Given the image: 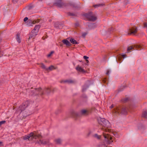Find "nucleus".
<instances>
[{"label": "nucleus", "instance_id": "40", "mask_svg": "<svg viewBox=\"0 0 147 147\" xmlns=\"http://www.w3.org/2000/svg\"><path fill=\"white\" fill-rule=\"evenodd\" d=\"M114 107V106L113 105H112L110 107V108L111 109L113 108Z\"/></svg>", "mask_w": 147, "mask_h": 147}, {"label": "nucleus", "instance_id": "43", "mask_svg": "<svg viewBox=\"0 0 147 147\" xmlns=\"http://www.w3.org/2000/svg\"><path fill=\"white\" fill-rule=\"evenodd\" d=\"M36 32V31H34L33 32H32V31H31V33H33V34H34V33H35V32Z\"/></svg>", "mask_w": 147, "mask_h": 147}, {"label": "nucleus", "instance_id": "19", "mask_svg": "<svg viewBox=\"0 0 147 147\" xmlns=\"http://www.w3.org/2000/svg\"><path fill=\"white\" fill-rule=\"evenodd\" d=\"M57 68V67H55L54 66L51 65L47 69V70H49L51 71L54 69H56Z\"/></svg>", "mask_w": 147, "mask_h": 147}, {"label": "nucleus", "instance_id": "32", "mask_svg": "<svg viewBox=\"0 0 147 147\" xmlns=\"http://www.w3.org/2000/svg\"><path fill=\"white\" fill-rule=\"evenodd\" d=\"M53 53H54V52L53 51H51L50 53L49 54H48L47 55V57H50Z\"/></svg>", "mask_w": 147, "mask_h": 147}, {"label": "nucleus", "instance_id": "17", "mask_svg": "<svg viewBox=\"0 0 147 147\" xmlns=\"http://www.w3.org/2000/svg\"><path fill=\"white\" fill-rule=\"evenodd\" d=\"M26 107L23 104V105L20 106L19 107V110L21 111V112L25 110Z\"/></svg>", "mask_w": 147, "mask_h": 147}, {"label": "nucleus", "instance_id": "46", "mask_svg": "<svg viewBox=\"0 0 147 147\" xmlns=\"http://www.w3.org/2000/svg\"><path fill=\"white\" fill-rule=\"evenodd\" d=\"M29 22L30 23H32V20H29Z\"/></svg>", "mask_w": 147, "mask_h": 147}, {"label": "nucleus", "instance_id": "28", "mask_svg": "<svg viewBox=\"0 0 147 147\" xmlns=\"http://www.w3.org/2000/svg\"><path fill=\"white\" fill-rule=\"evenodd\" d=\"M41 65V67L43 69H45L47 70V68L45 67V66L44 65V64L43 63H41L40 64Z\"/></svg>", "mask_w": 147, "mask_h": 147}, {"label": "nucleus", "instance_id": "14", "mask_svg": "<svg viewBox=\"0 0 147 147\" xmlns=\"http://www.w3.org/2000/svg\"><path fill=\"white\" fill-rule=\"evenodd\" d=\"M62 42L64 44L66 45L67 46H70L71 45V44L68 40L66 39L63 40Z\"/></svg>", "mask_w": 147, "mask_h": 147}, {"label": "nucleus", "instance_id": "15", "mask_svg": "<svg viewBox=\"0 0 147 147\" xmlns=\"http://www.w3.org/2000/svg\"><path fill=\"white\" fill-rule=\"evenodd\" d=\"M40 27V26L39 25H36L34 29L32 30V32H33L34 31H36L35 33L37 34L38 32Z\"/></svg>", "mask_w": 147, "mask_h": 147}, {"label": "nucleus", "instance_id": "47", "mask_svg": "<svg viewBox=\"0 0 147 147\" xmlns=\"http://www.w3.org/2000/svg\"><path fill=\"white\" fill-rule=\"evenodd\" d=\"M1 40H2L1 38H0V42L1 41Z\"/></svg>", "mask_w": 147, "mask_h": 147}, {"label": "nucleus", "instance_id": "39", "mask_svg": "<svg viewBox=\"0 0 147 147\" xmlns=\"http://www.w3.org/2000/svg\"><path fill=\"white\" fill-rule=\"evenodd\" d=\"M0 145L1 146H3V144L2 142H0Z\"/></svg>", "mask_w": 147, "mask_h": 147}, {"label": "nucleus", "instance_id": "35", "mask_svg": "<svg viewBox=\"0 0 147 147\" xmlns=\"http://www.w3.org/2000/svg\"><path fill=\"white\" fill-rule=\"evenodd\" d=\"M28 19V18L26 17H25L24 19V22H26L27 20Z\"/></svg>", "mask_w": 147, "mask_h": 147}, {"label": "nucleus", "instance_id": "3", "mask_svg": "<svg viewBox=\"0 0 147 147\" xmlns=\"http://www.w3.org/2000/svg\"><path fill=\"white\" fill-rule=\"evenodd\" d=\"M99 124L102 126L101 129L105 132L109 131V130L108 129L110 127V124L109 121L105 119L101 118L98 120Z\"/></svg>", "mask_w": 147, "mask_h": 147}, {"label": "nucleus", "instance_id": "49", "mask_svg": "<svg viewBox=\"0 0 147 147\" xmlns=\"http://www.w3.org/2000/svg\"><path fill=\"white\" fill-rule=\"evenodd\" d=\"M127 3H125V4L126 5H127Z\"/></svg>", "mask_w": 147, "mask_h": 147}, {"label": "nucleus", "instance_id": "7", "mask_svg": "<svg viewBox=\"0 0 147 147\" xmlns=\"http://www.w3.org/2000/svg\"><path fill=\"white\" fill-rule=\"evenodd\" d=\"M54 5L59 7H64L69 5L73 7H75V5L74 3H69L68 4L64 3L62 0H54Z\"/></svg>", "mask_w": 147, "mask_h": 147}, {"label": "nucleus", "instance_id": "50", "mask_svg": "<svg viewBox=\"0 0 147 147\" xmlns=\"http://www.w3.org/2000/svg\"><path fill=\"white\" fill-rule=\"evenodd\" d=\"M42 39H43V40H44V37H42Z\"/></svg>", "mask_w": 147, "mask_h": 147}, {"label": "nucleus", "instance_id": "9", "mask_svg": "<svg viewBox=\"0 0 147 147\" xmlns=\"http://www.w3.org/2000/svg\"><path fill=\"white\" fill-rule=\"evenodd\" d=\"M138 31V29L137 27L135 26H133L131 28H130L129 29V32H130L128 33V34H135Z\"/></svg>", "mask_w": 147, "mask_h": 147}, {"label": "nucleus", "instance_id": "13", "mask_svg": "<svg viewBox=\"0 0 147 147\" xmlns=\"http://www.w3.org/2000/svg\"><path fill=\"white\" fill-rule=\"evenodd\" d=\"M76 69L79 72L82 73H85L86 72V71L84 69L80 67L79 65H78L77 66L76 68Z\"/></svg>", "mask_w": 147, "mask_h": 147}, {"label": "nucleus", "instance_id": "27", "mask_svg": "<svg viewBox=\"0 0 147 147\" xmlns=\"http://www.w3.org/2000/svg\"><path fill=\"white\" fill-rule=\"evenodd\" d=\"M104 5L103 4H100L97 5H94L93 6L94 7H97L100 6H102Z\"/></svg>", "mask_w": 147, "mask_h": 147}, {"label": "nucleus", "instance_id": "1", "mask_svg": "<svg viewBox=\"0 0 147 147\" xmlns=\"http://www.w3.org/2000/svg\"><path fill=\"white\" fill-rule=\"evenodd\" d=\"M28 90L29 92V95L31 96H42L45 94H48L51 91V88L49 87L45 88L43 90H42L40 87L36 88H31L28 89Z\"/></svg>", "mask_w": 147, "mask_h": 147}, {"label": "nucleus", "instance_id": "23", "mask_svg": "<svg viewBox=\"0 0 147 147\" xmlns=\"http://www.w3.org/2000/svg\"><path fill=\"white\" fill-rule=\"evenodd\" d=\"M31 103V102L28 100L25 102L23 104H24L25 106L26 107H28V105H29Z\"/></svg>", "mask_w": 147, "mask_h": 147}, {"label": "nucleus", "instance_id": "20", "mask_svg": "<svg viewBox=\"0 0 147 147\" xmlns=\"http://www.w3.org/2000/svg\"><path fill=\"white\" fill-rule=\"evenodd\" d=\"M70 41L71 43L74 44H78V43L73 38H71L70 40Z\"/></svg>", "mask_w": 147, "mask_h": 147}, {"label": "nucleus", "instance_id": "10", "mask_svg": "<svg viewBox=\"0 0 147 147\" xmlns=\"http://www.w3.org/2000/svg\"><path fill=\"white\" fill-rule=\"evenodd\" d=\"M42 138H42H38V139L39 140V141H37V143L39 144H42L43 145H45L48 144L49 143V140H41V139Z\"/></svg>", "mask_w": 147, "mask_h": 147}, {"label": "nucleus", "instance_id": "12", "mask_svg": "<svg viewBox=\"0 0 147 147\" xmlns=\"http://www.w3.org/2000/svg\"><path fill=\"white\" fill-rule=\"evenodd\" d=\"M61 83H67L69 84L74 83L75 82V81L72 80H62L60 81Z\"/></svg>", "mask_w": 147, "mask_h": 147}, {"label": "nucleus", "instance_id": "18", "mask_svg": "<svg viewBox=\"0 0 147 147\" xmlns=\"http://www.w3.org/2000/svg\"><path fill=\"white\" fill-rule=\"evenodd\" d=\"M37 34L35 33H34V34L32 33H31V34L30 35V36H29V37L28 38V40H30V38H34V37Z\"/></svg>", "mask_w": 147, "mask_h": 147}, {"label": "nucleus", "instance_id": "11", "mask_svg": "<svg viewBox=\"0 0 147 147\" xmlns=\"http://www.w3.org/2000/svg\"><path fill=\"white\" fill-rule=\"evenodd\" d=\"M141 47L140 45H135L134 47H133L132 46H130L128 47L127 49V51H130L132 49H134V50L136 49L138 50H140L141 49Z\"/></svg>", "mask_w": 147, "mask_h": 147}, {"label": "nucleus", "instance_id": "42", "mask_svg": "<svg viewBox=\"0 0 147 147\" xmlns=\"http://www.w3.org/2000/svg\"><path fill=\"white\" fill-rule=\"evenodd\" d=\"M109 71L107 70V72L106 73V74L107 75H108L109 74Z\"/></svg>", "mask_w": 147, "mask_h": 147}, {"label": "nucleus", "instance_id": "31", "mask_svg": "<svg viewBox=\"0 0 147 147\" xmlns=\"http://www.w3.org/2000/svg\"><path fill=\"white\" fill-rule=\"evenodd\" d=\"M6 121H3L0 122V126L3 124H4L5 123Z\"/></svg>", "mask_w": 147, "mask_h": 147}, {"label": "nucleus", "instance_id": "30", "mask_svg": "<svg viewBox=\"0 0 147 147\" xmlns=\"http://www.w3.org/2000/svg\"><path fill=\"white\" fill-rule=\"evenodd\" d=\"M144 28L147 29V21L143 23Z\"/></svg>", "mask_w": 147, "mask_h": 147}, {"label": "nucleus", "instance_id": "24", "mask_svg": "<svg viewBox=\"0 0 147 147\" xmlns=\"http://www.w3.org/2000/svg\"><path fill=\"white\" fill-rule=\"evenodd\" d=\"M89 28L90 29L92 28H93L95 27L96 26H95V25L94 24H90L88 25Z\"/></svg>", "mask_w": 147, "mask_h": 147}, {"label": "nucleus", "instance_id": "8", "mask_svg": "<svg viewBox=\"0 0 147 147\" xmlns=\"http://www.w3.org/2000/svg\"><path fill=\"white\" fill-rule=\"evenodd\" d=\"M84 16L89 21H94L97 19L96 14L93 13L91 12H90L88 13L85 14Z\"/></svg>", "mask_w": 147, "mask_h": 147}, {"label": "nucleus", "instance_id": "21", "mask_svg": "<svg viewBox=\"0 0 147 147\" xmlns=\"http://www.w3.org/2000/svg\"><path fill=\"white\" fill-rule=\"evenodd\" d=\"M147 111H145L143 112L142 115V117L145 118L147 119Z\"/></svg>", "mask_w": 147, "mask_h": 147}, {"label": "nucleus", "instance_id": "37", "mask_svg": "<svg viewBox=\"0 0 147 147\" xmlns=\"http://www.w3.org/2000/svg\"><path fill=\"white\" fill-rule=\"evenodd\" d=\"M69 16H73L74 15V14H73V13H69Z\"/></svg>", "mask_w": 147, "mask_h": 147}, {"label": "nucleus", "instance_id": "41", "mask_svg": "<svg viewBox=\"0 0 147 147\" xmlns=\"http://www.w3.org/2000/svg\"><path fill=\"white\" fill-rule=\"evenodd\" d=\"M57 23H55V26L56 27H58V26L57 25Z\"/></svg>", "mask_w": 147, "mask_h": 147}, {"label": "nucleus", "instance_id": "25", "mask_svg": "<svg viewBox=\"0 0 147 147\" xmlns=\"http://www.w3.org/2000/svg\"><path fill=\"white\" fill-rule=\"evenodd\" d=\"M40 20L39 19H37L33 20L32 22V24H35L36 23H38L40 22Z\"/></svg>", "mask_w": 147, "mask_h": 147}, {"label": "nucleus", "instance_id": "26", "mask_svg": "<svg viewBox=\"0 0 147 147\" xmlns=\"http://www.w3.org/2000/svg\"><path fill=\"white\" fill-rule=\"evenodd\" d=\"M94 136L95 138H96L97 139H100L101 137V136L100 135H98L97 134H95L94 135Z\"/></svg>", "mask_w": 147, "mask_h": 147}, {"label": "nucleus", "instance_id": "6", "mask_svg": "<svg viewBox=\"0 0 147 147\" xmlns=\"http://www.w3.org/2000/svg\"><path fill=\"white\" fill-rule=\"evenodd\" d=\"M126 112V109L123 106H119L115 108L112 111L115 115L119 114H125Z\"/></svg>", "mask_w": 147, "mask_h": 147}, {"label": "nucleus", "instance_id": "38", "mask_svg": "<svg viewBox=\"0 0 147 147\" xmlns=\"http://www.w3.org/2000/svg\"><path fill=\"white\" fill-rule=\"evenodd\" d=\"M32 7L33 6H29L28 7V9H31V8H32Z\"/></svg>", "mask_w": 147, "mask_h": 147}, {"label": "nucleus", "instance_id": "5", "mask_svg": "<svg viewBox=\"0 0 147 147\" xmlns=\"http://www.w3.org/2000/svg\"><path fill=\"white\" fill-rule=\"evenodd\" d=\"M38 138H42V136L40 134H38L37 133L33 132L30 133L28 135H25L23 137V139L24 140L28 139V140H32L33 139H36Z\"/></svg>", "mask_w": 147, "mask_h": 147}, {"label": "nucleus", "instance_id": "44", "mask_svg": "<svg viewBox=\"0 0 147 147\" xmlns=\"http://www.w3.org/2000/svg\"><path fill=\"white\" fill-rule=\"evenodd\" d=\"M86 62H87V63H88L89 62V61H88V60H87V59H86Z\"/></svg>", "mask_w": 147, "mask_h": 147}, {"label": "nucleus", "instance_id": "51", "mask_svg": "<svg viewBox=\"0 0 147 147\" xmlns=\"http://www.w3.org/2000/svg\"><path fill=\"white\" fill-rule=\"evenodd\" d=\"M39 1H41V0H38Z\"/></svg>", "mask_w": 147, "mask_h": 147}, {"label": "nucleus", "instance_id": "22", "mask_svg": "<svg viewBox=\"0 0 147 147\" xmlns=\"http://www.w3.org/2000/svg\"><path fill=\"white\" fill-rule=\"evenodd\" d=\"M20 34L18 33L16 35V40L17 41V42L19 43H20L21 42V40H20Z\"/></svg>", "mask_w": 147, "mask_h": 147}, {"label": "nucleus", "instance_id": "34", "mask_svg": "<svg viewBox=\"0 0 147 147\" xmlns=\"http://www.w3.org/2000/svg\"><path fill=\"white\" fill-rule=\"evenodd\" d=\"M128 100V98H126L124 99H123L122 100V101L123 102H125L127 101Z\"/></svg>", "mask_w": 147, "mask_h": 147}, {"label": "nucleus", "instance_id": "2", "mask_svg": "<svg viewBox=\"0 0 147 147\" xmlns=\"http://www.w3.org/2000/svg\"><path fill=\"white\" fill-rule=\"evenodd\" d=\"M103 135L105 138V140L99 145L100 147H107L108 145L111 144L113 142L112 140V138L111 136L108 134L104 132L103 133Z\"/></svg>", "mask_w": 147, "mask_h": 147}, {"label": "nucleus", "instance_id": "33", "mask_svg": "<svg viewBox=\"0 0 147 147\" xmlns=\"http://www.w3.org/2000/svg\"><path fill=\"white\" fill-rule=\"evenodd\" d=\"M87 34V33L86 32H84L82 34V36L84 37L85 38L86 35Z\"/></svg>", "mask_w": 147, "mask_h": 147}, {"label": "nucleus", "instance_id": "36", "mask_svg": "<svg viewBox=\"0 0 147 147\" xmlns=\"http://www.w3.org/2000/svg\"><path fill=\"white\" fill-rule=\"evenodd\" d=\"M84 57V59H85L86 60L87 59H88V57L86 56H84L83 57Z\"/></svg>", "mask_w": 147, "mask_h": 147}, {"label": "nucleus", "instance_id": "29", "mask_svg": "<svg viewBox=\"0 0 147 147\" xmlns=\"http://www.w3.org/2000/svg\"><path fill=\"white\" fill-rule=\"evenodd\" d=\"M88 88V86H84L82 88V91L83 92L85 91Z\"/></svg>", "mask_w": 147, "mask_h": 147}, {"label": "nucleus", "instance_id": "4", "mask_svg": "<svg viewBox=\"0 0 147 147\" xmlns=\"http://www.w3.org/2000/svg\"><path fill=\"white\" fill-rule=\"evenodd\" d=\"M89 113V112L88 111L85 109L81 110L80 113L74 110H72L71 112V115L74 117H80L82 115L86 116Z\"/></svg>", "mask_w": 147, "mask_h": 147}, {"label": "nucleus", "instance_id": "16", "mask_svg": "<svg viewBox=\"0 0 147 147\" xmlns=\"http://www.w3.org/2000/svg\"><path fill=\"white\" fill-rule=\"evenodd\" d=\"M54 141L56 144H60L62 142V140L60 138L55 139L54 140Z\"/></svg>", "mask_w": 147, "mask_h": 147}, {"label": "nucleus", "instance_id": "48", "mask_svg": "<svg viewBox=\"0 0 147 147\" xmlns=\"http://www.w3.org/2000/svg\"><path fill=\"white\" fill-rule=\"evenodd\" d=\"M125 55H123V57H125Z\"/></svg>", "mask_w": 147, "mask_h": 147}, {"label": "nucleus", "instance_id": "45", "mask_svg": "<svg viewBox=\"0 0 147 147\" xmlns=\"http://www.w3.org/2000/svg\"><path fill=\"white\" fill-rule=\"evenodd\" d=\"M13 1H14V2H16L17 1L16 0H13Z\"/></svg>", "mask_w": 147, "mask_h": 147}]
</instances>
